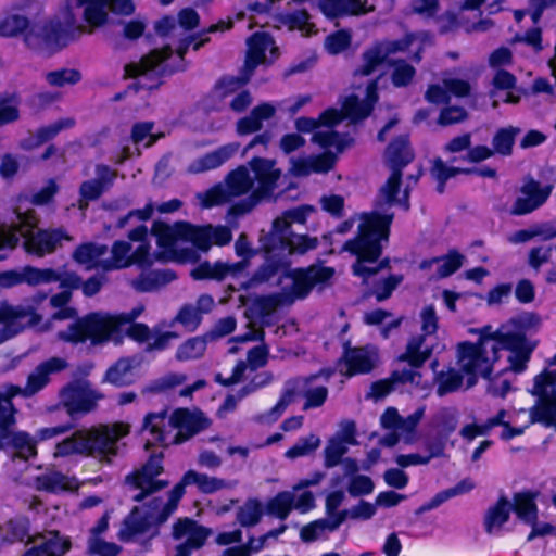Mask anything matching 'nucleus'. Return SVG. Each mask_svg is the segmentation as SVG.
I'll list each match as a JSON object with an SVG mask.
<instances>
[{
	"label": "nucleus",
	"instance_id": "nucleus-1",
	"mask_svg": "<svg viewBox=\"0 0 556 556\" xmlns=\"http://www.w3.org/2000/svg\"><path fill=\"white\" fill-rule=\"evenodd\" d=\"M128 433L122 422L77 430L55 445V456L83 455L101 459L117 455V442Z\"/></svg>",
	"mask_w": 556,
	"mask_h": 556
},
{
	"label": "nucleus",
	"instance_id": "nucleus-2",
	"mask_svg": "<svg viewBox=\"0 0 556 556\" xmlns=\"http://www.w3.org/2000/svg\"><path fill=\"white\" fill-rule=\"evenodd\" d=\"M76 0H64L60 8L59 18L47 21L40 31H29L25 35V45L37 52L48 49L58 52L70 43L77 41L85 33V26L77 22Z\"/></svg>",
	"mask_w": 556,
	"mask_h": 556
},
{
	"label": "nucleus",
	"instance_id": "nucleus-3",
	"mask_svg": "<svg viewBox=\"0 0 556 556\" xmlns=\"http://www.w3.org/2000/svg\"><path fill=\"white\" fill-rule=\"evenodd\" d=\"M393 213L371 211L363 213L357 235L345 241L343 250L356 256L354 264L376 263L382 255V241H388Z\"/></svg>",
	"mask_w": 556,
	"mask_h": 556
},
{
	"label": "nucleus",
	"instance_id": "nucleus-4",
	"mask_svg": "<svg viewBox=\"0 0 556 556\" xmlns=\"http://www.w3.org/2000/svg\"><path fill=\"white\" fill-rule=\"evenodd\" d=\"M471 332L479 333L477 342L462 341L456 345L457 365L467 376L468 389L475 387L480 377L491 379L494 364L500 361V356L491 353L494 343L492 326L471 329Z\"/></svg>",
	"mask_w": 556,
	"mask_h": 556
},
{
	"label": "nucleus",
	"instance_id": "nucleus-5",
	"mask_svg": "<svg viewBox=\"0 0 556 556\" xmlns=\"http://www.w3.org/2000/svg\"><path fill=\"white\" fill-rule=\"evenodd\" d=\"M201 36V34H193L179 42L177 47L179 64L176 66L168 63L173 54L169 47L154 49L143 55L139 63L134 65L132 75L138 78L136 88L146 89L148 91L156 90L163 85L165 77L172 76L177 72H184L187 67L185 55L191 46V41Z\"/></svg>",
	"mask_w": 556,
	"mask_h": 556
},
{
	"label": "nucleus",
	"instance_id": "nucleus-6",
	"mask_svg": "<svg viewBox=\"0 0 556 556\" xmlns=\"http://www.w3.org/2000/svg\"><path fill=\"white\" fill-rule=\"evenodd\" d=\"M122 318L91 312L72 323L66 331H60L59 338L68 343H85L88 340L93 344H102L118 331Z\"/></svg>",
	"mask_w": 556,
	"mask_h": 556
},
{
	"label": "nucleus",
	"instance_id": "nucleus-7",
	"mask_svg": "<svg viewBox=\"0 0 556 556\" xmlns=\"http://www.w3.org/2000/svg\"><path fill=\"white\" fill-rule=\"evenodd\" d=\"M261 249L266 253L278 252L282 254H304L318 245L315 237L308 235H295L290 223L286 218H275L271 229L260 239Z\"/></svg>",
	"mask_w": 556,
	"mask_h": 556
},
{
	"label": "nucleus",
	"instance_id": "nucleus-8",
	"mask_svg": "<svg viewBox=\"0 0 556 556\" xmlns=\"http://www.w3.org/2000/svg\"><path fill=\"white\" fill-rule=\"evenodd\" d=\"M334 273V268L330 266L311 265L307 267L290 268L289 263L278 283L281 282L282 278L292 280L290 291L282 292L288 296V304H292L295 300L306 299L315 287L323 289L329 286Z\"/></svg>",
	"mask_w": 556,
	"mask_h": 556
},
{
	"label": "nucleus",
	"instance_id": "nucleus-9",
	"mask_svg": "<svg viewBox=\"0 0 556 556\" xmlns=\"http://www.w3.org/2000/svg\"><path fill=\"white\" fill-rule=\"evenodd\" d=\"M530 393L536 402L529 410V425H556V370L544 369L536 375Z\"/></svg>",
	"mask_w": 556,
	"mask_h": 556
},
{
	"label": "nucleus",
	"instance_id": "nucleus-10",
	"mask_svg": "<svg viewBox=\"0 0 556 556\" xmlns=\"http://www.w3.org/2000/svg\"><path fill=\"white\" fill-rule=\"evenodd\" d=\"M494 343L491 353L501 357V351H509L508 362L514 372H522L536 348L535 341H529L526 333H504L501 329L493 330Z\"/></svg>",
	"mask_w": 556,
	"mask_h": 556
},
{
	"label": "nucleus",
	"instance_id": "nucleus-11",
	"mask_svg": "<svg viewBox=\"0 0 556 556\" xmlns=\"http://www.w3.org/2000/svg\"><path fill=\"white\" fill-rule=\"evenodd\" d=\"M103 394L91 389L88 384L73 381L65 384L60 391V405L72 419L93 412Z\"/></svg>",
	"mask_w": 556,
	"mask_h": 556
},
{
	"label": "nucleus",
	"instance_id": "nucleus-12",
	"mask_svg": "<svg viewBox=\"0 0 556 556\" xmlns=\"http://www.w3.org/2000/svg\"><path fill=\"white\" fill-rule=\"evenodd\" d=\"M162 505V497H152L142 507L134 506L123 520V527L118 538L123 542H129L138 535L147 533L152 527L156 529L163 523L156 520V514Z\"/></svg>",
	"mask_w": 556,
	"mask_h": 556
},
{
	"label": "nucleus",
	"instance_id": "nucleus-13",
	"mask_svg": "<svg viewBox=\"0 0 556 556\" xmlns=\"http://www.w3.org/2000/svg\"><path fill=\"white\" fill-rule=\"evenodd\" d=\"M212 534L208 527L200 525L190 517L178 518L172 527V538L180 542L175 547L174 556H191L194 551L201 549Z\"/></svg>",
	"mask_w": 556,
	"mask_h": 556
},
{
	"label": "nucleus",
	"instance_id": "nucleus-14",
	"mask_svg": "<svg viewBox=\"0 0 556 556\" xmlns=\"http://www.w3.org/2000/svg\"><path fill=\"white\" fill-rule=\"evenodd\" d=\"M520 192L522 195L515 200L510 208V214L515 216L530 214L542 206L551 195L552 186L542 187L538 180L529 177L521 186Z\"/></svg>",
	"mask_w": 556,
	"mask_h": 556
},
{
	"label": "nucleus",
	"instance_id": "nucleus-15",
	"mask_svg": "<svg viewBox=\"0 0 556 556\" xmlns=\"http://www.w3.org/2000/svg\"><path fill=\"white\" fill-rule=\"evenodd\" d=\"M169 424L178 430L173 443L181 444L207 428L208 419L202 412L195 413L188 408H176L169 417Z\"/></svg>",
	"mask_w": 556,
	"mask_h": 556
},
{
	"label": "nucleus",
	"instance_id": "nucleus-16",
	"mask_svg": "<svg viewBox=\"0 0 556 556\" xmlns=\"http://www.w3.org/2000/svg\"><path fill=\"white\" fill-rule=\"evenodd\" d=\"M67 365L64 358L56 356L38 364L27 377L24 387V397H31L40 392L50 382V375L61 372Z\"/></svg>",
	"mask_w": 556,
	"mask_h": 556
},
{
	"label": "nucleus",
	"instance_id": "nucleus-17",
	"mask_svg": "<svg viewBox=\"0 0 556 556\" xmlns=\"http://www.w3.org/2000/svg\"><path fill=\"white\" fill-rule=\"evenodd\" d=\"M63 240H71V236L63 228L38 230L24 241V249L27 253L42 257L55 251Z\"/></svg>",
	"mask_w": 556,
	"mask_h": 556
},
{
	"label": "nucleus",
	"instance_id": "nucleus-18",
	"mask_svg": "<svg viewBox=\"0 0 556 556\" xmlns=\"http://www.w3.org/2000/svg\"><path fill=\"white\" fill-rule=\"evenodd\" d=\"M115 178V169L106 164H98L96 178L84 180L79 186V194L87 201H96L113 186Z\"/></svg>",
	"mask_w": 556,
	"mask_h": 556
},
{
	"label": "nucleus",
	"instance_id": "nucleus-19",
	"mask_svg": "<svg viewBox=\"0 0 556 556\" xmlns=\"http://www.w3.org/2000/svg\"><path fill=\"white\" fill-rule=\"evenodd\" d=\"M239 148V143H228L218 147L214 151L207 152L188 165V173L201 174L218 168L230 160Z\"/></svg>",
	"mask_w": 556,
	"mask_h": 556
},
{
	"label": "nucleus",
	"instance_id": "nucleus-20",
	"mask_svg": "<svg viewBox=\"0 0 556 556\" xmlns=\"http://www.w3.org/2000/svg\"><path fill=\"white\" fill-rule=\"evenodd\" d=\"M274 165V161L261 156H255L250 161L251 170L258 184L255 190L267 198L271 197L280 177V172L275 169Z\"/></svg>",
	"mask_w": 556,
	"mask_h": 556
},
{
	"label": "nucleus",
	"instance_id": "nucleus-21",
	"mask_svg": "<svg viewBox=\"0 0 556 556\" xmlns=\"http://www.w3.org/2000/svg\"><path fill=\"white\" fill-rule=\"evenodd\" d=\"M338 363L346 365L345 376L351 378L357 375H365L372 371L375 362L364 348H352L350 342L343 345V355Z\"/></svg>",
	"mask_w": 556,
	"mask_h": 556
},
{
	"label": "nucleus",
	"instance_id": "nucleus-22",
	"mask_svg": "<svg viewBox=\"0 0 556 556\" xmlns=\"http://www.w3.org/2000/svg\"><path fill=\"white\" fill-rule=\"evenodd\" d=\"M271 42L270 35L264 31H256L248 38L243 73L250 78L255 68L265 61L266 51Z\"/></svg>",
	"mask_w": 556,
	"mask_h": 556
},
{
	"label": "nucleus",
	"instance_id": "nucleus-23",
	"mask_svg": "<svg viewBox=\"0 0 556 556\" xmlns=\"http://www.w3.org/2000/svg\"><path fill=\"white\" fill-rule=\"evenodd\" d=\"M402 177L403 173L397 170H391V174L388 177L386 184L379 189V194L381 195L382 200L376 201V208L382 210L384 204L389 206L399 204L405 210L409 208L408 186H406L403 197L401 199L397 198L402 186Z\"/></svg>",
	"mask_w": 556,
	"mask_h": 556
},
{
	"label": "nucleus",
	"instance_id": "nucleus-24",
	"mask_svg": "<svg viewBox=\"0 0 556 556\" xmlns=\"http://www.w3.org/2000/svg\"><path fill=\"white\" fill-rule=\"evenodd\" d=\"M176 278L173 269H151L140 273L131 280L130 286L136 292L148 293L160 290Z\"/></svg>",
	"mask_w": 556,
	"mask_h": 556
},
{
	"label": "nucleus",
	"instance_id": "nucleus-25",
	"mask_svg": "<svg viewBox=\"0 0 556 556\" xmlns=\"http://www.w3.org/2000/svg\"><path fill=\"white\" fill-rule=\"evenodd\" d=\"M30 520L27 516H14L0 527L1 541L7 544H29L34 541V538L30 535Z\"/></svg>",
	"mask_w": 556,
	"mask_h": 556
},
{
	"label": "nucleus",
	"instance_id": "nucleus-26",
	"mask_svg": "<svg viewBox=\"0 0 556 556\" xmlns=\"http://www.w3.org/2000/svg\"><path fill=\"white\" fill-rule=\"evenodd\" d=\"M138 364L135 357H121L114 362L104 372L102 382L110 383L116 388L131 386L135 380L134 368Z\"/></svg>",
	"mask_w": 556,
	"mask_h": 556
},
{
	"label": "nucleus",
	"instance_id": "nucleus-27",
	"mask_svg": "<svg viewBox=\"0 0 556 556\" xmlns=\"http://www.w3.org/2000/svg\"><path fill=\"white\" fill-rule=\"evenodd\" d=\"M48 534L41 544L28 548L22 556H64L72 548L70 536L62 535L59 530Z\"/></svg>",
	"mask_w": 556,
	"mask_h": 556
},
{
	"label": "nucleus",
	"instance_id": "nucleus-28",
	"mask_svg": "<svg viewBox=\"0 0 556 556\" xmlns=\"http://www.w3.org/2000/svg\"><path fill=\"white\" fill-rule=\"evenodd\" d=\"M321 13L329 20L344 16H359L367 12L362 0H320Z\"/></svg>",
	"mask_w": 556,
	"mask_h": 556
},
{
	"label": "nucleus",
	"instance_id": "nucleus-29",
	"mask_svg": "<svg viewBox=\"0 0 556 556\" xmlns=\"http://www.w3.org/2000/svg\"><path fill=\"white\" fill-rule=\"evenodd\" d=\"M275 253L276 252H273V253L264 252L265 261L251 275L248 282L244 285L245 289H248L250 287L258 286L262 283H266L280 271L283 274V270H285V268H287L289 262L285 261L281 256L276 255Z\"/></svg>",
	"mask_w": 556,
	"mask_h": 556
},
{
	"label": "nucleus",
	"instance_id": "nucleus-30",
	"mask_svg": "<svg viewBox=\"0 0 556 556\" xmlns=\"http://www.w3.org/2000/svg\"><path fill=\"white\" fill-rule=\"evenodd\" d=\"M511 503L505 495H501L495 504L491 505L483 518V528L488 534L500 530L510 518Z\"/></svg>",
	"mask_w": 556,
	"mask_h": 556
},
{
	"label": "nucleus",
	"instance_id": "nucleus-31",
	"mask_svg": "<svg viewBox=\"0 0 556 556\" xmlns=\"http://www.w3.org/2000/svg\"><path fill=\"white\" fill-rule=\"evenodd\" d=\"M425 336H413L408 339L405 352L397 359L407 363L412 368H420L431 357L432 346L425 345Z\"/></svg>",
	"mask_w": 556,
	"mask_h": 556
},
{
	"label": "nucleus",
	"instance_id": "nucleus-32",
	"mask_svg": "<svg viewBox=\"0 0 556 556\" xmlns=\"http://www.w3.org/2000/svg\"><path fill=\"white\" fill-rule=\"evenodd\" d=\"M184 220L169 225L162 220H154L151 233L156 238V243L167 253L177 241H182Z\"/></svg>",
	"mask_w": 556,
	"mask_h": 556
},
{
	"label": "nucleus",
	"instance_id": "nucleus-33",
	"mask_svg": "<svg viewBox=\"0 0 556 556\" xmlns=\"http://www.w3.org/2000/svg\"><path fill=\"white\" fill-rule=\"evenodd\" d=\"M387 152L389 155L390 170L403 173L404 167H406L414 159V154L409 148V141L403 136H399L393 139L389 143Z\"/></svg>",
	"mask_w": 556,
	"mask_h": 556
},
{
	"label": "nucleus",
	"instance_id": "nucleus-34",
	"mask_svg": "<svg viewBox=\"0 0 556 556\" xmlns=\"http://www.w3.org/2000/svg\"><path fill=\"white\" fill-rule=\"evenodd\" d=\"M511 511L525 523H533L538 520V505L535 494L526 491L514 494L511 503Z\"/></svg>",
	"mask_w": 556,
	"mask_h": 556
},
{
	"label": "nucleus",
	"instance_id": "nucleus-35",
	"mask_svg": "<svg viewBox=\"0 0 556 556\" xmlns=\"http://www.w3.org/2000/svg\"><path fill=\"white\" fill-rule=\"evenodd\" d=\"M341 110L344 119H348L351 124H358L371 115L372 101H363L358 96L352 93L345 97Z\"/></svg>",
	"mask_w": 556,
	"mask_h": 556
},
{
	"label": "nucleus",
	"instance_id": "nucleus-36",
	"mask_svg": "<svg viewBox=\"0 0 556 556\" xmlns=\"http://www.w3.org/2000/svg\"><path fill=\"white\" fill-rule=\"evenodd\" d=\"M187 485H190V482L187 477V472H185L181 479L168 492L167 502H162V505L156 514V520L159 523H165L168 518L177 510L178 505L186 493Z\"/></svg>",
	"mask_w": 556,
	"mask_h": 556
},
{
	"label": "nucleus",
	"instance_id": "nucleus-37",
	"mask_svg": "<svg viewBox=\"0 0 556 556\" xmlns=\"http://www.w3.org/2000/svg\"><path fill=\"white\" fill-rule=\"evenodd\" d=\"M84 8L83 18L90 27H101L108 23V0H76Z\"/></svg>",
	"mask_w": 556,
	"mask_h": 556
},
{
	"label": "nucleus",
	"instance_id": "nucleus-38",
	"mask_svg": "<svg viewBox=\"0 0 556 556\" xmlns=\"http://www.w3.org/2000/svg\"><path fill=\"white\" fill-rule=\"evenodd\" d=\"M302 388V379L300 377L291 378L286 381L283 390L277 403L269 409L268 418L273 421L278 420L285 413L287 407L294 401Z\"/></svg>",
	"mask_w": 556,
	"mask_h": 556
},
{
	"label": "nucleus",
	"instance_id": "nucleus-39",
	"mask_svg": "<svg viewBox=\"0 0 556 556\" xmlns=\"http://www.w3.org/2000/svg\"><path fill=\"white\" fill-rule=\"evenodd\" d=\"M131 243L125 240H116L111 248V260L101 263L105 271L123 269L131 266Z\"/></svg>",
	"mask_w": 556,
	"mask_h": 556
},
{
	"label": "nucleus",
	"instance_id": "nucleus-40",
	"mask_svg": "<svg viewBox=\"0 0 556 556\" xmlns=\"http://www.w3.org/2000/svg\"><path fill=\"white\" fill-rule=\"evenodd\" d=\"M211 225L197 226L188 222H184L182 241L191 242L197 251L206 252L212 247L210 235Z\"/></svg>",
	"mask_w": 556,
	"mask_h": 556
},
{
	"label": "nucleus",
	"instance_id": "nucleus-41",
	"mask_svg": "<svg viewBox=\"0 0 556 556\" xmlns=\"http://www.w3.org/2000/svg\"><path fill=\"white\" fill-rule=\"evenodd\" d=\"M108 251L105 244L96 242H84L76 247L73 252V260L79 265H86L88 268L96 267L99 258Z\"/></svg>",
	"mask_w": 556,
	"mask_h": 556
},
{
	"label": "nucleus",
	"instance_id": "nucleus-42",
	"mask_svg": "<svg viewBox=\"0 0 556 556\" xmlns=\"http://www.w3.org/2000/svg\"><path fill=\"white\" fill-rule=\"evenodd\" d=\"M520 128L507 126L498 128L492 138V148L501 156H510Z\"/></svg>",
	"mask_w": 556,
	"mask_h": 556
},
{
	"label": "nucleus",
	"instance_id": "nucleus-43",
	"mask_svg": "<svg viewBox=\"0 0 556 556\" xmlns=\"http://www.w3.org/2000/svg\"><path fill=\"white\" fill-rule=\"evenodd\" d=\"M464 376L465 374L460 369L456 370L453 367H450L446 371L438 372L435 375L437 395L442 397L458 391L463 386Z\"/></svg>",
	"mask_w": 556,
	"mask_h": 556
},
{
	"label": "nucleus",
	"instance_id": "nucleus-44",
	"mask_svg": "<svg viewBox=\"0 0 556 556\" xmlns=\"http://www.w3.org/2000/svg\"><path fill=\"white\" fill-rule=\"evenodd\" d=\"M7 445L16 450L25 459L34 458L38 454L37 440L24 430H11V434L7 440Z\"/></svg>",
	"mask_w": 556,
	"mask_h": 556
},
{
	"label": "nucleus",
	"instance_id": "nucleus-45",
	"mask_svg": "<svg viewBox=\"0 0 556 556\" xmlns=\"http://www.w3.org/2000/svg\"><path fill=\"white\" fill-rule=\"evenodd\" d=\"M287 298L286 293L281 292L260 295L254 300V307L265 326H270L266 320L267 317H270L279 306L288 304Z\"/></svg>",
	"mask_w": 556,
	"mask_h": 556
},
{
	"label": "nucleus",
	"instance_id": "nucleus-46",
	"mask_svg": "<svg viewBox=\"0 0 556 556\" xmlns=\"http://www.w3.org/2000/svg\"><path fill=\"white\" fill-rule=\"evenodd\" d=\"M226 184L231 197H240L250 191L253 179L245 166H239L226 176Z\"/></svg>",
	"mask_w": 556,
	"mask_h": 556
},
{
	"label": "nucleus",
	"instance_id": "nucleus-47",
	"mask_svg": "<svg viewBox=\"0 0 556 556\" xmlns=\"http://www.w3.org/2000/svg\"><path fill=\"white\" fill-rule=\"evenodd\" d=\"M29 31H36L30 27V21L28 17L20 14H12L3 17L0 21V36L10 38L18 35H25Z\"/></svg>",
	"mask_w": 556,
	"mask_h": 556
},
{
	"label": "nucleus",
	"instance_id": "nucleus-48",
	"mask_svg": "<svg viewBox=\"0 0 556 556\" xmlns=\"http://www.w3.org/2000/svg\"><path fill=\"white\" fill-rule=\"evenodd\" d=\"M210 338L207 334L187 339L176 351V358L180 362L197 359L205 353Z\"/></svg>",
	"mask_w": 556,
	"mask_h": 556
},
{
	"label": "nucleus",
	"instance_id": "nucleus-49",
	"mask_svg": "<svg viewBox=\"0 0 556 556\" xmlns=\"http://www.w3.org/2000/svg\"><path fill=\"white\" fill-rule=\"evenodd\" d=\"M21 277L22 283L25 282L29 286H37L40 283L56 282L60 278V273L53 268H37L26 265L21 271Z\"/></svg>",
	"mask_w": 556,
	"mask_h": 556
},
{
	"label": "nucleus",
	"instance_id": "nucleus-50",
	"mask_svg": "<svg viewBox=\"0 0 556 556\" xmlns=\"http://www.w3.org/2000/svg\"><path fill=\"white\" fill-rule=\"evenodd\" d=\"M264 514V507L257 498H249L237 511V521L241 527L257 525Z\"/></svg>",
	"mask_w": 556,
	"mask_h": 556
},
{
	"label": "nucleus",
	"instance_id": "nucleus-51",
	"mask_svg": "<svg viewBox=\"0 0 556 556\" xmlns=\"http://www.w3.org/2000/svg\"><path fill=\"white\" fill-rule=\"evenodd\" d=\"M17 395L24 396V388L17 384L7 383L0 389V418L12 416L13 419H16L17 409L13 399Z\"/></svg>",
	"mask_w": 556,
	"mask_h": 556
},
{
	"label": "nucleus",
	"instance_id": "nucleus-52",
	"mask_svg": "<svg viewBox=\"0 0 556 556\" xmlns=\"http://www.w3.org/2000/svg\"><path fill=\"white\" fill-rule=\"evenodd\" d=\"M186 472L190 484H195L198 490L203 494H212L226 488V481L224 479L210 477L192 469Z\"/></svg>",
	"mask_w": 556,
	"mask_h": 556
},
{
	"label": "nucleus",
	"instance_id": "nucleus-53",
	"mask_svg": "<svg viewBox=\"0 0 556 556\" xmlns=\"http://www.w3.org/2000/svg\"><path fill=\"white\" fill-rule=\"evenodd\" d=\"M393 66L391 83L396 88L407 87L416 76V68L403 59L390 62Z\"/></svg>",
	"mask_w": 556,
	"mask_h": 556
},
{
	"label": "nucleus",
	"instance_id": "nucleus-54",
	"mask_svg": "<svg viewBox=\"0 0 556 556\" xmlns=\"http://www.w3.org/2000/svg\"><path fill=\"white\" fill-rule=\"evenodd\" d=\"M166 418L167 414L164 410L161 413H149L143 419V429L149 431L152 439L160 444H165L166 441V433L164 431Z\"/></svg>",
	"mask_w": 556,
	"mask_h": 556
},
{
	"label": "nucleus",
	"instance_id": "nucleus-55",
	"mask_svg": "<svg viewBox=\"0 0 556 556\" xmlns=\"http://www.w3.org/2000/svg\"><path fill=\"white\" fill-rule=\"evenodd\" d=\"M294 497L290 492H279L267 503V513L285 520L293 508Z\"/></svg>",
	"mask_w": 556,
	"mask_h": 556
},
{
	"label": "nucleus",
	"instance_id": "nucleus-56",
	"mask_svg": "<svg viewBox=\"0 0 556 556\" xmlns=\"http://www.w3.org/2000/svg\"><path fill=\"white\" fill-rule=\"evenodd\" d=\"M81 79V74L76 68H61L46 74V80L50 86L64 87L75 85Z\"/></svg>",
	"mask_w": 556,
	"mask_h": 556
},
{
	"label": "nucleus",
	"instance_id": "nucleus-57",
	"mask_svg": "<svg viewBox=\"0 0 556 556\" xmlns=\"http://www.w3.org/2000/svg\"><path fill=\"white\" fill-rule=\"evenodd\" d=\"M402 280V275L390 274L383 280L376 282L372 290L367 292V295H375L378 302H382L392 295Z\"/></svg>",
	"mask_w": 556,
	"mask_h": 556
},
{
	"label": "nucleus",
	"instance_id": "nucleus-58",
	"mask_svg": "<svg viewBox=\"0 0 556 556\" xmlns=\"http://www.w3.org/2000/svg\"><path fill=\"white\" fill-rule=\"evenodd\" d=\"M31 315V321L34 324L40 320V316L33 309H26L22 307H15L9 304L0 306V323L5 325H12L24 317Z\"/></svg>",
	"mask_w": 556,
	"mask_h": 556
},
{
	"label": "nucleus",
	"instance_id": "nucleus-59",
	"mask_svg": "<svg viewBox=\"0 0 556 556\" xmlns=\"http://www.w3.org/2000/svg\"><path fill=\"white\" fill-rule=\"evenodd\" d=\"M74 125V121L71 118L59 119L53 124L41 126L37 129L35 134V144L40 146L43 144L58 136V134L64 129L72 127Z\"/></svg>",
	"mask_w": 556,
	"mask_h": 556
},
{
	"label": "nucleus",
	"instance_id": "nucleus-60",
	"mask_svg": "<svg viewBox=\"0 0 556 556\" xmlns=\"http://www.w3.org/2000/svg\"><path fill=\"white\" fill-rule=\"evenodd\" d=\"M320 440L315 434H309L305 438H300L290 448L287 450L286 456L289 458H298L308 455L318 448Z\"/></svg>",
	"mask_w": 556,
	"mask_h": 556
},
{
	"label": "nucleus",
	"instance_id": "nucleus-61",
	"mask_svg": "<svg viewBox=\"0 0 556 556\" xmlns=\"http://www.w3.org/2000/svg\"><path fill=\"white\" fill-rule=\"evenodd\" d=\"M249 80V75L244 73L240 76L224 75L216 81L214 88L220 91V96L225 98L247 85Z\"/></svg>",
	"mask_w": 556,
	"mask_h": 556
},
{
	"label": "nucleus",
	"instance_id": "nucleus-62",
	"mask_svg": "<svg viewBox=\"0 0 556 556\" xmlns=\"http://www.w3.org/2000/svg\"><path fill=\"white\" fill-rule=\"evenodd\" d=\"M264 199H267V197L253 190L247 198L231 204L228 213L235 217L242 216L251 212Z\"/></svg>",
	"mask_w": 556,
	"mask_h": 556
},
{
	"label": "nucleus",
	"instance_id": "nucleus-63",
	"mask_svg": "<svg viewBox=\"0 0 556 556\" xmlns=\"http://www.w3.org/2000/svg\"><path fill=\"white\" fill-rule=\"evenodd\" d=\"M364 64L362 65L361 73L363 75H370L379 65L383 64L387 60L383 50L379 43L366 50L363 54Z\"/></svg>",
	"mask_w": 556,
	"mask_h": 556
},
{
	"label": "nucleus",
	"instance_id": "nucleus-64",
	"mask_svg": "<svg viewBox=\"0 0 556 556\" xmlns=\"http://www.w3.org/2000/svg\"><path fill=\"white\" fill-rule=\"evenodd\" d=\"M37 485L39 490H43L50 493H56L58 491L67 489L66 477L59 471L39 476L37 478Z\"/></svg>",
	"mask_w": 556,
	"mask_h": 556
}]
</instances>
